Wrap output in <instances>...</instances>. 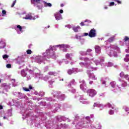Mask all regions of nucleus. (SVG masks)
<instances>
[{"mask_svg": "<svg viewBox=\"0 0 129 129\" xmlns=\"http://www.w3.org/2000/svg\"><path fill=\"white\" fill-rule=\"evenodd\" d=\"M84 60L85 61V62H80V65H81V66H84V67H88V66L90 65V59L88 58V57H86L84 58Z\"/></svg>", "mask_w": 129, "mask_h": 129, "instance_id": "obj_1", "label": "nucleus"}, {"mask_svg": "<svg viewBox=\"0 0 129 129\" xmlns=\"http://www.w3.org/2000/svg\"><path fill=\"white\" fill-rule=\"evenodd\" d=\"M87 93L89 94V96L93 97L94 96H95V95L96 94V91L93 89H89L87 91Z\"/></svg>", "mask_w": 129, "mask_h": 129, "instance_id": "obj_2", "label": "nucleus"}, {"mask_svg": "<svg viewBox=\"0 0 129 129\" xmlns=\"http://www.w3.org/2000/svg\"><path fill=\"white\" fill-rule=\"evenodd\" d=\"M96 36V30L94 29H92L90 31L89 33V37L90 38H93Z\"/></svg>", "mask_w": 129, "mask_h": 129, "instance_id": "obj_3", "label": "nucleus"}, {"mask_svg": "<svg viewBox=\"0 0 129 129\" xmlns=\"http://www.w3.org/2000/svg\"><path fill=\"white\" fill-rule=\"evenodd\" d=\"M25 20H35V18L32 16V13H29L26 15L25 17H23Z\"/></svg>", "mask_w": 129, "mask_h": 129, "instance_id": "obj_4", "label": "nucleus"}, {"mask_svg": "<svg viewBox=\"0 0 129 129\" xmlns=\"http://www.w3.org/2000/svg\"><path fill=\"white\" fill-rule=\"evenodd\" d=\"M110 57L115 58L117 57V52L114 50H111L109 54Z\"/></svg>", "mask_w": 129, "mask_h": 129, "instance_id": "obj_5", "label": "nucleus"}, {"mask_svg": "<svg viewBox=\"0 0 129 129\" xmlns=\"http://www.w3.org/2000/svg\"><path fill=\"white\" fill-rule=\"evenodd\" d=\"M36 4H41V0H31V5H34V7H36Z\"/></svg>", "mask_w": 129, "mask_h": 129, "instance_id": "obj_6", "label": "nucleus"}, {"mask_svg": "<svg viewBox=\"0 0 129 129\" xmlns=\"http://www.w3.org/2000/svg\"><path fill=\"white\" fill-rule=\"evenodd\" d=\"M56 47H59L60 49L63 48V49H65V48H69V45L67 44H61V45H56Z\"/></svg>", "mask_w": 129, "mask_h": 129, "instance_id": "obj_7", "label": "nucleus"}, {"mask_svg": "<svg viewBox=\"0 0 129 129\" xmlns=\"http://www.w3.org/2000/svg\"><path fill=\"white\" fill-rule=\"evenodd\" d=\"M100 51H101V49L100 48V46L98 45H96L95 46V51L96 53H98V54L100 53Z\"/></svg>", "mask_w": 129, "mask_h": 129, "instance_id": "obj_8", "label": "nucleus"}, {"mask_svg": "<svg viewBox=\"0 0 129 129\" xmlns=\"http://www.w3.org/2000/svg\"><path fill=\"white\" fill-rule=\"evenodd\" d=\"M120 77H123V78H125V79H127L128 78V75H125L124 72H121L120 74Z\"/></svg>", "mask_w": 129, "mask_h": 129, "instance_id": "obj_9", "label": "nucleus"}, {"mask_svg": "<svg viewBox=\"0 0 129 129\" xmlns=\"http://www.w3.org/2000/svg\"><path fill=\"white\" fill-rule=\"evenodd\" d=\"M0 46L1 48H5L6 47V42L3 40L0 41Z\"/></svg>", "mask_w": 129, "mask_h": 129, "instance_id": "obj_10", "label": "nucleus"}, {"mask_svg": "<svg viewBox=\"0 0 129 129\" xmlns=\"http://www.w3.org/2000/svg\"><path fill=\"white\" fill-rule=\"evenodd\" d=\"M51 52L50 53V57H52V58H54L56 56V53H55V51H53V48H51Z\"/></svg>", "mask_w": 129, "mask_h": 129, "instance_id": "obj_11", "label": "nucleus"}, {"mask_svg": "<svg viewBox=\"0 0 129 129\" xmlns=\"http://www.w3.org/2000/svg\"><path fill=\"white\" fill-rule=\"evenodd\" d=\"M114 38H115V36H112L111 37H110L108 39V41L109 43H112L113 41H114Z\"/></svg>", "mask_w": 129, "mask_h": 129, "instance_id": "obj_12", "label": "nucleus"}, {"mask_svg": "<svg viewBox=\"0 0 129 129\" xmlns=\"http://www.w3.org/2000/svg\"><path fill=\"white\" fill-rule=\"evenodd\" d=\"M102 84H105V85H106V86H107V85H108V84H109V80L106 79V81H104L102 82Z\"/></svg>", "mask_w": 129, "mask_h": 129, "instance_id": "obj_13", "label": "nucleus"}, {"mask_svg": "<svg viewBox=\"0 0 129 129\" xmlns=\"http://www.w3.org/2000/svg\"><path fill=\"white\" fill-rule=\"evenodd\" d=\"M84 87H86V84L85 83V82H83L82 84L80 85V88L83 90V89H84Z\"/></svg>", "mask_w": 129, "mask_h": 129, "instance_id": "obj_14", "label": "nucleus"}, {"mask_svg": "<svg viewBox=\"0 0 129 129\" xmlns=\"http://www.w3.org/2000/svg\"><path fill=\"white\" fill-rule=\"evenodd\" d=\"M51 48L50 49H47V50H46V55H47V56H49V57H50V56L51 55Z\"/></svg>", "mask_w": 129, "mask_h": 129, "instance_id": "obj_15", "label": "nucleus"}, {"mask_svg": "<svg viewBox=\"0 0 129 129\" xmlns=\"http://www.w3.org/2000/svg\"><path fill=\"white\" fill-rule=\"evenodd\" d=\"M79 29H80V26H74L73 27V30H74V32H78Z\"/></svg>", "mask_w": 129, "mask_h": 129, "instance_id": "obj_16", "label": "nucleus"}, {"mask_svg": "<svg viewBox=\"0 0 129 129\" xmlns=\"http://www.w3.org/2000/svg\"><path fill=\"white\" fill-rule=\"evenodd\" d=\"M44 7H52V4L51 3H47L46 2H44Z\"/></svg>", "mask_w": 129, "mask_h": 129, "instance_id": "obj_17", "label": "nucleus"}, {"mask_svg": "<svg viewBox=\"0 0 129 129\" xmlns=\"http://www.w3.org/2000/svg\"><path fill=\"white\" fill-rule=\"evenodd\" d=\"M110 84L111 87L114 88V87H115V85L116 84V83H115V82H112L110 83Z\"/></svg>", "mask_w": 129, "mask_h": 129, "instance_id": "obj_18", "label": "nucleus"}, {"mask_svg": "<svg viewBox=\"0 0 129 129\" xmlns=\"http://www.w3.org/2000/svg\"><path fill=\"white\" fill-rule=\"evenodd\" d=\"M123 41H124V42H129V37L128 36H125Z\"/></svg>", "mask_w": 129, "mask_h": 129, "instance_id": "obj_19", "label": "nucleus"}, {"mask_svg": "<svg viewBox=\"0 0 129 129\" xmlns=\"http://www.w3.org/2000/svg\"><path fill=\"white\" fill-rule=\"evenodd\" d=\"M68 74L71 75V74L74 73V71L72 70H69L68 72Z\"/></svg>", "mask_w": 129, "mask_h": 129, "instance_id": "obj_20", "label": "nucleus"}, {"mask_svg": "<svg viewBox=\"0 0 129 129\" xmlns=\"http://www.w3.org/2000/svg\"><path fill=\"white\" fill-rule=\"evenodd\" d=\"M90 78L91 79H93V80H95L96 78H95V76L94 75L92 74L90 76Z\"/></svg>", "mask_w": 129, "mask_h": 129, "instance_id": "obj_21", "label": "nucleus"}, {"mask_svg": "<svg viewBox=\"0 0 129 129\" xmlns=\"http://www.w3.org/2000/svg\"><path fill=\"white\" fill-rule=\"evenodd\" d=\"M26 53L27 54H28V55H31V54H32V50H31V49H28L26 51Z\"/></svg>", "mask_w": 129, "mask_h": 129, "instance_id": "obj_22", "label": "nucleus"}, {"mask_svg": "<svg viewBox=\"0 0 129 129\" xmlns=\"http://www.w3.org/2000/svg\"><path fill=\"white\" fill-rule=\"evenodd\" d=\"M17 29H19V31L20 32H22V30H23L22 26H21L20 25H17Z\"/></svg>", "mask_w": 129, "mask_h": 129, "instance_id": "obj_23", "label": "nucleus"}, {"mask_svg": "<svg viewBox=\"0 0 129 129\" xmlns=\"http://www.w3.org/2000/svg\"><path fill=\"white\" fill-rule=\"evenodd\" d=\"M3 58L4 59H8V58H9V55H8L7 54H5V55H3Z\"/></svg>", "mask_w": 129, "mask_h": 129, "instance_id": "obj_24", "label": "nucleus"}, {"mask_svg": "<svg viewBox=\"0 0 129 129\" xmlns=\"http://www.w3.org/2000/svg\"><path fill=\"white\" fill-rule=\"evenodd\" d=\"M92 52V49H88L87 50V53H86L85 54V55H87V53H90V52Z\"/></svg>", "mask_w": 129, "mask_h": 129, "instance_id": "obj_25", "label": "nucleus"}, {"mask_svg": "<svg viewBox=\"0 0 129 129\" xmlns=\"http://www.w3.org/2000/svg\"><path fill=\"white\" fill-rule=\"evenodd\" d=\"M16 3H17L16 0H15L13 2L12 5H11V8H14V7L15 6V5H16Z\"/></svg>", "mask_w": 129, "mask_h": 129, "instance_id": "obj_26", "label": "nucleus"}, {"mask_svg": "<svg viewBox=\"0 0 129 129\" xmlns=\"http://www.w3.org/2000/svg\"><path fill=\"white\" fill-rule=\"evenodd\" d=\"M114 2H115L116 3H117V4L121 5V1L119 0H114Z\"/></svg>", "mask_w": 129, "mask_h": 129, "instance_id": "obj_27", "label": "nucleus"}, {"mask_svg": "<svg viewBox=\"0 0 129 129\" xmlns=\"http://www.w3.org/2000/svg\"><path fill=\"white\" fill-rule=\"evenodd\" d=\"M109 7H112L113 6H114V2H111L109 4Z\"/></svg>", "mask_w": 129, "mask_h": 129, "instance_id": "obj_28", "label": "nucleus"}, {"mask_svg": "<svg viewBox=\"0 0 129 129\" xmlns=\"http://www.w3.org/2000/svg\"><path fill=\"white\" fill-rule=\"evenodd\" d=\"M7 68H12V64H7L6 66Z\"/></svg>", "mask_w": 129, "mask_h": 129, "instance_id": "obj_29", "label": "nucleus"}, {"mask_svg": "<svg viewBox=\"0 0 129 129\" xmlns=\"http://www.w3.org/2000/svg\"><path fill=\"white\" fill-rule=\"evenodd\" d=\"M109 114L112 115L114 113V112L112 110H110L109 112Z\"/></svg>", "mask_w": 129, "mask_h": 129, "instance_id": "obj_30", "label": "nucleus"}, {"mask_svg": "<svg viewBox=\"0 0 129 129\" xmlns=\"http://www.w3.org/2000/svg\"><path fill=\"white\" fill-rule=\"evenodd\" d=\"M23 90H24L25 91H30V90L27 88H23Z\"/></svg>", "mask_w": 129, "mask_h": 129, "instance_id": "obj_31", "label": "nucleus"}, {"mask_svg": "<svg viewBox=\"0 0 129 129\" xmlns=\"http://www.w3.org/2000/svg\"><path fill=\"white\" fill-rule=\"evenodd\" d=\"M2 14L3 15H7V11H6V10H3Z\"/></svg>", "mask_w": 129, "mask_h": 129, "instance_id": "obj_32", "label": "nucleus"}, {"mask_svg": "<svg viewBox=\"0 0 129 129\" xmlns=\"http://www.w3.org/2000/svg\"><path fill=\"white\" fill-rule=\"evenodd\" d=\"M107 106H108L109 107H112V105L110 103H108L107 104Z\"/></svg>", "mask_w": 129, "mask_h": 129, "instance_id": "obj_33", "label": "nucleus"}, {"mask_svg": "<svg viewBox=\"0 0 129 129\" xmlns=\"http://www.w3.org/2000/svg\"><path fill=\"white\" fill-rule=\"evenodd\" d=\"M66 57H67L68 59H69V58H70V54L67 53V54H66Z\"/></svg>", "mask_w": 129, "mask_h": 129, "instance_id": "obj_34", "label": "nucleus"}, {"mask_svg": "<svg viewBox=\"0 0 129 129\" xmlns=\"http://www.w3.org/2000/svg\"><path fill=\"white\" fill-rule=\"evenodd\" d=\"M124 60L125 62H128V61H129V58H128V57H126V58H125L124 59Z\"/></svg>", "mask_w": 129, "mask_h": 129, "instance_id": "obj_35", "label": "nucleus"}, {"mask_svg": "<svg viewBox=\"0 0 129 129\" xmlns=\"http://www.w3.org/2000/svg\"><path fill=\"white\" fill-rule=\"evenodd\" d=\"M7 86H8V85H7V84H3L2 85V87H7Z\"/></svg>", "mask_w": 129, "mask_h": 129, "instance_id": "obj_36", "label": "nucleus"}, {"mask_svg": "<svg viewBox=\"0 0 129 129\" xmlns=\"http://www.w3.org/2000/svg\"><path fill=\"white\" fill-rule=\"evenodd\" d=\"M80 25L82 26H86V25L84 24V22H81L80 23Z\"/></svg>", "mask_w": 129, "mask_h": 129, "instance_id": "obj_37", "label": "nucleus"}, {"mask_svg": "<svg viewBox=\"0 0 129 129\" xmlns=\"http://www.w3.org/2000/svg\"><path fill=\"white\" fill-rule=\"evenodd\" d=\"M75 82V80H73L71 82V84H74Z\"/></svg>", "mask_w": 129, "mask_h": 129, "instance_id": "obj_38", "label": "nucleus"}, {"mask_svg": "<svg viewBox=\"0 0 129 129\" xmlns=\"http://www.w3.org/2000/svg\"><path fill=\"white\" fill-rule=\"evenodd\" d=\"M29 89V90L33 89V87H32V86H31V85H30L29 86V89Z\"/></svg>", "mask_w": 129, "mask_h": 129, "instance_id": "obj_39", "label": "nucleus"}, {"mask_svg": "<svg viewBox=\"0 0 129 129\" xmlns=\"http://www.w3.org/2000/svg\"><path fill=\"white\" fill-rule=\"evenodd\" d=\"M126 53H129V46L128 47V49H125Z\"/></svg>", "mask_w": 129, "mask_h": 129, "instance_id": "obj_40", "label": "nucleus"}, {"mask_svg": "<svg viewBox=\"0 0 129 129\" xmlns=\"http://www.w3.org/2000/svg\"><path fill=\"white\" fill-rule=\"evenodd\" d=\"M125 111H126V112L129 111V108L126 107V108H125Z\"/></svg>", "mask_w": 129, "mask_h": 129, "instance_id": "obj_41", "label": "nucleus"}, {"mask_svg": "<svg viewBox=\"0 0 129 129\" xmlns=\"http://www.w3.org/2000/svg\"><path fill=\"white\" fill-rule=\"evenodd\" d=\"M36 7H37V8H38V10H40L41 9V6H36Z\"/></svg>", "mask_w": 129, "mask_h": 129, "instance_id": "obj_42", "label": "nucleus"}, {"mask_svg": "<svg viewBox=\"0 0 129 129\" xmlns=\"http://www.w3.org/2000/svg\"><path fill=\"white\" fill-rule=\"evenodd\" d=\"M84 36H89V34H88V33H85L84 34Z\"/></svg>", "mask_w": 129, "mask_h": 129, "instance_id": "obj_43", "label": "nucleus"}, {"mask_svg": "<svg viewBox=\"0 0 129 129\" xmlns=\"http://www.w3.org/2000/svg\"><path fill=\"white\" fill-rule=\"evenodd\" d=\"M59 13H60V14H63V10H60Z\"/></svg>", "mask_w": 129, "mask_h": 129, "instance_id": "obj_44", "label": "nucleus"}, {"mask_svg": "<svg viewBox=\"0 0 129 129\" xmlns=\"http://www.w3.org/2000/svg\"><path fill=\"white\" fill-rule=\"evenodd\" d=\"M55 18L56 20H58L59 19H58V16H57L56 15H55Z\"/></svg>", "mask_w": 129, "mask_h": 129, "instance_id": "obj_45", "label": "nucleus"}, {"mask_svg": "<svg viewBox=\"0 0 129 129\" xmlns=\"http://www.w3.org/2000/svg\"><path fill=\"white\" fill-rule=\"evenodd\" d=\"M93 83V81H90L89 82V84L90 85L92 84Z\"/></svg>", "mask_w": 129, "mask_h": 129, "instance_id": "obj_46", "label": "nucleus"}, {"mask_svg": "<svg viewBox=\"0 0 129 129\" xmlns=\"http://www.w3.org/2000/svg\"><path fill=\"white\" fill-rule=\"evenodd\" d=\"M4 108V107L2 105H0V109H3Z\"/></svg>", "mask_w": 129, "mask_h": 129, "instance_id": "obj_47", "label": "nucleus"}, {"mask_svg": "<svg viewBox=\"0 0 129 129\" xmlns=\"http://www.w3.org/2000/svg\"><path fill=\"white\" fill-rule=\"evenodd\" d=\"M60 7H61V8H63V7H64V4H61V5H60Z\"/></svg>", "mask_w": 129, "mask_h": 129, "instance_id": "obj_48", "label": "nucleus"}, {"mask_svg": "<svg viewBox=\"0 0 129 129\" xmlns=\"http://www.w3.org/2000/svg\"><path fill=\"white\" fill-rule=\"evenodd\" d=\"M104 9H105V10H107V9H108V7H104Z\"/></svg>", "mask_w": 129, "mask_h": 129, "instance_id": "obj_49", "label": "nucleus"}, {"mask_svg": "<svg viewBox=\"0 0 129 129\" xmlns=\"http://www.w3.org/2000/svg\"><path fill=\"white\" fill-rule=\"evenodd\" d=\"M66 27H67L68 28H69V27H70V25H66Z\"/></svg>", "mask_w": 129, "mask_h": 129, "instance_id": "obj_50", "label": "nucleus"}, {"mask_svg": "<svg viewBox=\"0 0 129 129\" xmlns=\"http://www.w3.org/2000/svg\"><path fill=\"white\" fill-rule=\"evenodd\" d=\"M52 74L53 73L52 72H50V73H49V75H52Z\"/></svg>", "mask_w": 129, "mask_h": 129, "instance_id": "obj_51", "label": "nucleus"}, {"mask_svg": "<svg viewBox=\"0 0 129 129\" xmlns=\"http://www.w3.org/2000/svg\"><path fill=\"white\" fill-rule=\"evenodd\" d=\"M86 119H90V118H89V117H86Z\"/></svg>", "mask_w": 129, "mask_h": 129, "instance_id": "obj_52", "label": "nucleus"}, {"mask_svg": "<svg viewBox=\"0 0 129 129\" xmlns=\"http://www.w3.org/2000/svg\"><path fill=\"white\" fill-rule=\"evenodd\" d=\"M66 51H67V49H63V52H66Z\"/></svg>", "mask_w": 129, "mask_h": 129, "instance_id": "obj_53", "label": "nucleus"}, {"mask_svg": "<svg viewBox=\"0 0 129 129\" xmlns=\"http://www.w3.org/2000/svg\"><path fill=\"white\" fill-rule=\"evenodd\" d=\"M124 85L125 86H126V85H127V84L126 83H124Z\"/></svg>", "mask_w": 129, "mask_h": 129, "instance_id": "obj_54", "label": "nucleus"}, {"mask_svg": "<svg viewBox=\"0 0 129 129\" xmlns=\"http://www.w3.org/2000/svg\"><path fill=\"white\" fill-rule=\"evenodd\" d=\"M126 57H129V54H126Z\"/></svg>", "mask_w": 129, "mask_h": 129, "instance_id": "obj_55", "label": "nucleus"}, {"mask_svg": "<svg viewBox=\"0 0 129 129\" xmlns=\"http://www.w3.org/2000/svg\"><path fill=\"white\" fill-rule=\"evenodd\" d=\"M6 118H7V117H6V116H4V119H6Z\"/></svg>", "mask_w": 129, "mask_h": 129, "instance_id": "obj_56", "label": "nucleus"}, {"mask_svg": "<svg viewBox=\"0 0 129 129\" xmlns=\"http://www.w3.org/2000/svg\"><path fill=\"white\" fill-rule=\"evenodd\" d=\"M101 61L102 62H103V61H104V59H102Z\"/></svg>", "mask_w": 129, "mask_h": 129, "instance_id": "obj_57", "label": "nucleus"}, {"mask_svg": "<svg viewBox=\"0 0 129 129\" xmlns=\"http://www.w3.org/2000/svg\"><path fill=\"white\" fill-rule=\"evenodd\" d=\"M0 126H2V124L1 123V122H0Z\"/></svg>", "mask_w": 129, "mask_h": 129, "instance_id": "obj_58", "label": "nucleus"}, {"mask_svg": "<svg viewBox=\"0 0 129 129\" xmlns=\"http://www.w3.org/2000/svg\"><path fill=\"white\" fill-rule=\"evenodd\" d=\"M2 48H3V47H1V45H0V49H2Z\"/></svg>", "mask_w": 129, "mask_h": 129, "instance_id": "obj_59", "label": "nucleus"}, {"mask_svg": "<svg viewBox=\"0 0 129 129\" xmlns=\"http://www.w3.org/2000/svg\"><path fill=\"white\" fill-rule=\"evenodd\" d=\"M50 26H48V28H49Z\"/></svg>", "mask_w": 129, "mask_h": 129, "instance_id": "obj_60", "label": "nucleus"}, {"mask_svg": "<svg viewBox=\"0 0 129 129\" xmlns=\"http://www.w3.org/2000/svg\"><path fill=\"white\" fill-rule=\"evenodd\" d=\"M112 108L113 109V107H112Z\"/></svg>", "mask_w": 129, "mask_h": 129, "instance_id": "obj_61", "label": "nucleus"}]
</instances>
